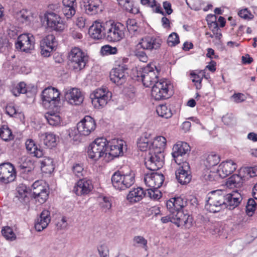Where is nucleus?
Segmentation results:
<instances>
[{"label":"nucleus","mask_w":257,"mask_h":257,"mask_svg":"<svg viewBox=\"0 0 257 257\" xmlns=\"http://www.w3.org/2000/svg\"><path fill=\"white\" fill-rule=\"evenodd\" d=\"M146 193L141 187H137L131 190L126 196V199L131 203H135L141 201Z\"/></svg>","instance_id":"72a5a7b5"},{"label":"nucleus","mask_w":257,"mask_h":257,"mask_svg":"<svg viewBox=\"0 0 257 257\" xmlns=\"http://www.w3.org/2000/svg\"><path fill=\"white\" fill-rule=\"evenodd\" d=\"M161 220L163 223L171 222L176 224L177 226H184L186 228H190L192 225L193 218L183 212H179L176 214L170 212L169 215L162 217Z\"/></svg>","instance_id":"1a4fd4ad"},{"label":"nucleus","mask_w":257,"mask_h":257,"mask_svg":"<svg viewBox=\"0 0 257 257\" xmlns=\"http://www.w3.org/2000/svg\"><path fill=\"white\" fill-rule=\"evenodd\" d=\"M222 120L224 124L227 125H232L235 120L232 114H226L222 117Z\"/></svg>","instance_id":"774afa93"},{"label":"nucleus","mask_w":257,"mask_h":257,"mask_svg":"<svg viewBox=\"0 0 257 257\" xmlns=\"http://www.w3.org/2000/svg\"><path fill=\"white\" fill-rule=\"evenodd\" d=\"M77 125L80 134L87 136L95 129L96 123L92 117L87 115L77 123Z\"/></svg>","instance_id":"5701e85b"},{"label":"nucleus","mask_w":257,"mask_h":257,"mask_svg":"<svg viewBox=\"0 0 257 257\" xmlns=\"http://www.w3.org/2000/svg\"><path fill=\"white\" fill-rule=\"evenodd\" d=\"M226 192L222 190L212 191L208 193L205 208L210 212L216 213L226 208Z\"/></svg>","instance_id":"f257e3e1"},{"label":"nucleus","mask_w":257,"mask_h":257,"mask_svg":"<svg viewBox=\"0 0 257 257\" xmlns=\"http://www.w3.org/2000/svg\"><path fill=\"white\" fill-rule=\"evenodd\" d=\"M55 38L53 35H48L40 42L41 53L44 57H48L55 47Z\"/></svg>","instance_id":"bb28decb"},{"label":"nucleus","mask_w":257,"mask_h":257,"mask_svg":"<svg viewBox=\"0 0 257 257\" xmlns=\"http://www.w3.org/2000/svg\"><path fill=\"white\" fill-rule=\"evenodd\" d=\"M240 179V178L238 175H233L228 178L226 182V185L230 187H235L238 184Z\"/></svg>","instance_id":"0e129e2a"},{"label":"nucleus","mask_w":257,"mask_h":257,"mask_svg":"<svg viewBox=\"0 0 257 257\" xmlns=\"http://www.w3.org/2000/svg\"><path fill=\"white\" fill-rule=\"evenodd\" d=\"M65 98L68 102L72 104L78 105L83 101V96L80 90L76 88H72L65 92Z\"/></svg>","instance_id":"c85d7f7f"},{"label":"nucleus","mask_w":257,"mask_h":257,"mask_svg":"<svg viewBox=\"0 0 257 257\" xmlns=\"http://www.w3.org/2000/svg\"><path fill=\"white\" fill-rule=\"evenodd\" d=\"M144 181L148 187L158 189L162 185L164 181V176L162 174L153 172L145 176Z\"/></svg>","instance_id":"393cba45"},{"label":"nucleus","mask_w":257,"mask_h":257,"mask_svg":"<svg viewBox=\"0 0 257 257\" xmlns=\"http://www.w3.org/2000/svg\"><path fill=\"white\" fill-rule=\"evenodd\" d=\"M166 145V139L163 136H158L155 138L151 143L150 152L156 154H164L163 152Z\"/></svg>","instance_id":"7c9ffc66"},{"label":"nucleus","mask_w":257,"mask_h":257,"mask_svg":"<svg viewBox=\"0 0 257 257\" xmlns=\"http://www.w3.org/2000/svg\"><path fill=\"white\" fill-rule=\"evenodd\" d=\"M117 2L120 7L131 13L136 14L139 12V9L134 7L133 2L130 0H117Z\"/></svg>","instance_id":"a19ab883"},{"label":"nucleus","mask_w":257,"mask_h":257,"mask_svg":"<svg viewBox=\"0 0 257 257\" xmlns=\"http://www.w3.org/2000/svg\"><path fill=\"white\" fill-rule=\"evenodd\" d=\"M141 3L144 5H147L150 7H156L155 12L157 13H163L160 6L157 7L155 0H141Z\"/></svg>","instance_id":"052dcab7"},{"label":"nucleus","mask_w":257,"mask_h":257,"mask_svg":"<svg viewBox=\"0 0 257 257\" xmlns=\"http://www.w3.org/2000/svg\"><path fill=\"white\" fill-rule=\"evenodd\" d=\"M125 143L121 140L114 139L108 143V151L107 157L109 159L122 156L123 150L125 149Z\"/></svg>","instance_id":"aec40b11"},{"label":"nucleus","mask_w":257,"mask_h":257,"mask_svg":"<svg viewBox=\"0 0 257 257\" xmlns=\"http://www.w3.org/2000/svg\"><path fill=\"white\" fill-rule=\"evenodd\" d=\"M19 167L22 173H31L33 170V165L29 159L25 160L24 162L19 165Z\"/></svg>","instance_id":"603ef678"},{"label":"nucleus","mask_w":257,"mask_h":257,"mask_svg":"<svg viewBox=\"0 0 257 257\" xmlns=\"http://www.w3.org/2000/svg\"><path fill=\"white\" fill-rule=\"evenodd\" d=\"M187 5L195 11H198L201 9L202 5V0H186Z\"/></svg>","instance_id":"5fc2aeb1"},{"label":"nucleus","mask_w":257,"mask_h":257,"mask_svg":"<svg viewBox=\"0 0 257 257\" xmlns=\"http://www.w3.org/2000/svg\"><path fill=\"white\" fill-rule=\"evenodd\" d=\"M128 59L125 57L118 58L115 61V67L111 70L110 72V80L117 85H121L124 83L126 79V70L128 66L126 63Z\"/></svg>","instance_id":"7ed1b4c3"},{"label":"nucleus","mask_w":257,"mask_h":257,"mask_svg":"<svg viewBox=\"0 0 257 257\" xmlns=\"http://www.w3.org/2000/svg\"><path fill=\"white\" fill-rule=\"evenodd\" d=\"M101 52L103 55L115 54L117 52V49L115 47H113L109 45H105L102 47Z\"/></svg>","instance_id":"6e6d98bb"},{"label":"nucleus","mask_w":257,"mask_h":257,"mask_svg":"<svg viewBox=\"0 0 257 257\" xmlns=\"http://www.w3.org/2000/svg\"><path fill=\"white\" fill-rule=\"evenodd\" d=\"M187 201L181 197L172 198L166 202V207L170 212L175 214L183 212L182 209L186 205Z\"/></svg>","instance_id":"cd10ccee"},{"label":"nucleus","mask_w":257,"mask_h":257,"mask_svg":"<svg viewBox=\"0 0 257 257\" xmlns=\"http://www.w3.org/2000/svg\"><path fill=\"white\" fill-rule=\"evenodd\" d=\"M2 233L7 240L12 241L15 240L16 238V236L14 233L12 228L9 226L4 227L2 230Z\"/></svg>","instance_id":"8fccbe9b"},{"label":"nucleus","mask_w":257,"mask_h":257,"mask_svg":"<svg viewBox=\"0 0 257 257\" xmlns=\"http://www.w3.org/2000/svg\"><path fill=\"white\" fill-rule=\"evenodd\" d=\"M172 85L166 79H160L152 86V96L156 100L168 98L172 93Z\"/></svg>","instance_id":"423d86ee"},{"label":"nucleus","mask_w":257,"mask_h":257,"mask_svg":"<svg viewBox=\"0 0 257 257\" xmlns=\"http://www.w3.org/2000/svg\"><path fill=\"white\" fill-rule=\"evenodd\" d=\"M148 196L152 199L158 200L161 197V193L158 189L151 188L148 187L147 189Z\"/></svg>","instance_id":"13d9d810"},{"label":"nucleus","mask_w":257,"mask_h":257,"mask_svg":"<svg viewBox=\"0 0 257 257\" xmlns=\"http://www.w3.org/2000/svg\"><path fill=\"white\" fill-rule=\"evenodd\" d=\"M39 163L42 171L45 173H51L54 170L53 159L50 157H44L40 160Z\"/></svg>","instance_id":"c9c22d12"},{"label":"nucleus","mask_w":257,"mask_h":257,"mask_svg":"<svg viewBox=\"0 0 257 257\" xmlns=\"http://www.w3.org/2000/svg\"><path fill=\"white\" fill-rule=\"evenodd\" d=\"M11 47V43L5 34H0V52H5Z\"/></svg>","instance_id":"09e8293b"},{"label":"nucleus","mask_w":257,"mask_h":257,"mask_svg":"<svg viewBox=\"0 0 257 257\" xmlns=\"http://www.w3.org/2000/svg\"><path fill=\"white\" fill-rule=\"evenodd\" d=\"M180 42L179 37L176 33H171L167 39V44L169 46L173 47L176 46Z\"/></svg>","instance_id":"864d4df0"},{"label":"nucleus","mask_w":257,"mask_h":257,"mask_svg":"<svg viewBox=\"0 0 257 257\" xmlns=\"http://www.w3.org/2000/svg\"><path fill=\"white\" fill-rule=\"evenodd\" d=\"M73 174L75 176L81 178L85 175V171L84 170L83 166L80 164H75L72 168Z\"/></svg>","instance_id":"3c124183"},{"label":"nucleus","mask_w":257,"mask_h":257,"mask_svg":"<svg viewBox=\"0 0 257 257\" xmlns=\"http://www.w3.org/2000/svg\"><path fill=\"white\" fill-rule=\"evenodd\" d=\"M16 177L14 166L10 163L0 165V181L5 184L13 181Z\"/></svg>","instance_id":"6ab92c4d"},{"label":"nucleus","mask_w":257,"mask_h":257,"mask_svg":"<svg viewBox=\"0 0 257 257\" xmlns=\"http://www.w3.org/2000/svg\"><path fill=\"white\" fill-rule=\"evenodd\" d=\"M220 162V157L215 153L212 152L206 158L205 163L206 167L210 168L217 165Z\"/></svg>","instance_id":"37998d69"},{"label":"nucleus","mask_w":257,"mask_h":257,"mask_svg":"<svg viewBox=\"0 0 257 257\" xmlns=\"http://www.w3.org/2000/svg\"><path fill=\"white\" fill-rule=\"evenodd\" d=\"M82 3L85 13L88 15H95L103 11V7L100 0H82Z\"/></svg>","instance_id":"b1692460"},{"label":"nucleus","mask_w":257,"mask_h":257,"mask_svg":"<svg viewBox=\"0 0 257 257\" xmlns=\"http://www.w3.org/2000/svg\"><path fill=\"white\" fill-rule=\"evenodd\" d=\"M50 220V212L47 210H43L35 223L36 230L38 231H41L47 227Z\"/></svg>","instance_id":"c756f323"},{"label":"nucleus","mask_w":257,"mask_h":257,"mask_svg":"<svg viewBox=\"0 0 257 257\" xmlns=\"http://www.w3.org/2000/svg\"><path fill=\"white\" fill-rule=\"evenodd\" d=\"M164 158V154H158L149 152L145 158V164L148 169L153 171H157L163 167Z\"/></svg>","instance_id":"dca6fc26"},{"label":"nucleus","mask_w":257,"mask_h":257,"mask_svg":"<svg viewBox=\"0 0 257 257\" xmlns=\"http://www.w3.org/2000/svg\"><path fill=\"white\" fill-rule=\"evenodd\" d=\"M238 15L245 20H251L253 18V15L247 9L241 10L238 12Z\"/></svg>","instance_id":"e2e57ef3"},{"label":"nucleus","mask_w":257,"mask_h":257,"mask_svg":"<svg viewBox=\"0 0 257 257\" xmlns=\"http://www.w3.org/2000/svg\"><path fill=\"white\" fill-rule=\"evenodd\" d=\"M41 140L43 141L44 144L48 148L54 147L56 145V136L53 133H46L40 134L39 135Z\"/></svg>","instance_id":"4c0bfd02"},{"label":"nucleus","mask_w":257,"mask_h":257,"mask_svg":"<svg viewBox=\"0 0 257 257\" xmlns=\"http://www.w3.org/2000/svg\"><path fill=\"white\" fill-rule=\"evenodd\" d=\"M97 249L100 257H109L108 248L107 246L103 244L98 246Z\"/></svg>","instance_id":"69168bd1"},{"label":"nucleus","mask_w":257,"mask_h":257,"mask_svg":"<svg viewBox=\"0 0 257 257\" xmlns=\"http://www.w3.org/2000/svg\"><path fill=\"white\" fill-rule=\"evenodd\" d=\"M108 142L104 138L96 139L89 146L87 151L89 157L95 161L107 157Z\"/></svg>","instance_id":"39448f33"},{"label":"nucleus","mask_w":257,"mask_h":257,"mask_svg":"<svg viewBox=\"0 0 257 257\" xmlns=\"http://www.w3.org/2000/svg\"><path fill=\"white\" fill-rule=\"evenodd\" d=\"M133 245L136 247H141L147 250V240L140 235L135 236L132 239Z\"/></svg>","instance_id":"49530a36"},{"label":"nucleus","mask_w":257,"mask_h":257,"mask_svg":"<svg viewBox=\"0 0 257 257\" xmlns=\"http://www.w3.org/2000/svg\"><path fill=\"white\" fill-rule=\"evenodd\" d=\"M106 23H102L95 21L89 29V34L94 39H101L106 36Z\"/></svg>","instance_id":"a878e982"},{"label":"nucleus","mask_w":257,"mask_h":257,"mask_svg":"<svg viewBox=\"0 0 257 257\" xmlns=\"http://www.w3.org/2000/svg\"><path fill=\"white\" fill-rule=\"evenodd\" d=\"M26 148L30 154L37 158H41L43 156V151L38 149L35 142L32 139H28L25 143Z\"/></svg>","instance_id":"e433bc0d"},{"label":"nucleus","mask_w":257,"mask_h":257,"mask_svg":"<svg viewBox=\"0 0 257 257\" xmlns=\"http://www.w3.org/2000/svg\"><path fill=\"white\" fill-rule=\"evenodd\" d=\"M100 207L104 212H107L111 208V203L109 198L104 197L100 203Z\"/></svg>","instance_id":"bf43d9fd"},{"label":"nucleus","mask_w":257,"mask_h":257,"mask_svg":"<svg viewBox=\"0 0 257 257\" xmlns=\"http://www.w3.org/2000/svg\"><path fill=\"white\" fill-rule=\"evenodd\" d=\"M151 137V135L150 134L145 133L138 139L137 146L141 151H146L149 149V152H150V148H151L152 143Z\"/></svg>","instance_id":"f704fd0d"},{"label":"nucleus","mask_w":257,"mask_h":257,"mask_svg":"<svg viewBox=\"0 0 257 257\" xmlns=\"http://www.w3.org/2000/svg\"><path fill=\"white\" fill-rule=\"evenodd\" d=\"M42 104L47 109H52L60 102V93L58 89L52 87L45 88L42 93Z\"/></svg>","instance_id":"6e6552de"},{"label":"nucleus","mask_w":257,"mask_h":257,"mask_svg":"<svg viewBox=\"0 0 257 257\" xmlns=\"http://www.w3.org/2000/svg\"><path fill=\"white\" fill-rule=\"evenodd\" d=\"M190 151L189 145L185 142H180L173 147L172 157L176 164H180L186 161L187 154Z\"/></svg>","instance_id":"4468645a"},{"label":"nucleus","mask_w":257,"mask_h":257,"mask_svg":"<svg viewBox=\"0 0 257 257\" xmlns=\"http://www.w3.org/2000/svg\"><path fill=\"white\" fill-rule=\"evenodd\" d=\"M159 72L153 64H148L144 67L141 74L143 85L146 87L153 86L159 81Z\"/></svg>","instance_id":"9b49d317"},{"label":"nucleus","mask_w":257,"mask_h":257,"mask_svg":"<svg viewBox=\"0 0 257 257\" xmlns=\"http://www.w3.org/2000/svg\"><path fill=\"white\" fill-rule=\"evenodd\" d=\"M48 28L57 32H61L65 28V25L60 16L55 12L47 11L44 15Z\"/></svg>","instance_id":"2eb2a0df"},{"label":"nucleus","mask_w":257,"mask_h":257,"mask_svg":"<svg viewBox=\"0 0 257 257\" xmlns=\"http://www.w3.org/2000/svg\"><path fill=\"white\" fill-rule=\"evenodd\" d=\"M205 72L201 70L199 72H193L191 73L192 81L195 83L196 88L199 89L201 87V82L203 77L205 76Z\"/></svg>","instance_id":"79ce46f5"},{"label":"nucleus","mask_w":257,"mask_h":257,"mask_svg":"<svg viewBox=\"0 0 257 257\" xmlns=\"http://www.w3.org/2000/svg\"><path fill=\"white\" fill-rule=\"evenodd\" d=\"M111 97V93L106 88L97 89L90 95L92 103L97 109L104 107Z\"/></svg>","instance_id":"f8f14e48"},{"label":"nucleus","mask_w":257,"mask_h":257,"mask_svg":"<svg viewBox=\"0 0 257 257\" xmlns=\"http://www.w3.org/2000/svg\"><path fill=\"white\" fill-rule=\"evenodd\" d=\"M69 136L70 138L73 140L75 141H80L82 136H84L83 135L80 134L79 131H78V125H77V128H74L71 130L69 132Z\"/></svg>","instance_id":"680f3d73"},{"label":"nucleus","mask_w":257,"mask_h":257,"mask_svg":"<svg viewBox=\"0 0 257 257\" xmlns=\"http://www.w3.org/2000/svg\"><path fill=\"white\" fill-rule=\"evenodd\" d=\"M178 165L179 167L175 172L176 179L181 184L188 183L191 179L189 163L185 161L183 163Z\"/></svg>","instance_id":"412c9836"},{"label":"nucleus","mask_w":257,"mask_h":257,"mask_svg":"<svg viewBox=\"0 0 257 257\" xmlns=\"http://www.w3.org/2000/svg\"><path fill=\"white\" fill-rule=\"evenodd\" d=\"M17 194L16 197L23 203H26L29 201L28 189L26 186L23 184L20 185L17 188Z\"/></svg>","instance_id":"ea45409f"},{"label":"nucleus","mask_w":257,"mask_h":257,"mask_svg":"<svg viewBox=\"0 0 257 257\" xmlns=\"http://www.w3.org/2000/svg\"><path fill=\"white\" fill-rule=\"evenodd\" d=\"M12 92L16 96H19L21 93H26L27 92L26 84L24 82H20L12 89Z\"/></svg>","instance_id":"de8ad7c7"},{"label":"nucleus","mask_w":257,"mask_h":257,"mask_svg":"<svg viewBox=\"0 0 257 257\" xmlns=\"http://www.w3.org/2000/svg\"><path fill=\"white\" fill-rule=\"evenodd\" d=\"M45 118L48 123L52 126H56L59 125L62 121L59 113L57 112H55L52 111H49L46 113Z\"/></svg>","instance_id":"58836bf2"},{"label":"nucleus","mask_w":257,"mask_h":257,"mask_svg":"<svg viewBox=\"0 0 257 257\" xmlns=\"http://www.w3.org/2000/svg\"><path fill=\"white\" fill-rule=\"evenodd\" d=\"M106 37L110 42H117L125 36V27L120 23H106Z\"/></svg>","instance_id":"9d476101"},{"label":"nucleus","mask_w":257,"mask_h":257,"mask_svg":"<svg viewBox=\"0 0 257 257\" xmlns=\"http://www.w3.org/2000/svg\"><path fill=\"white\" fill-rule=\"evenodd\" d=\"M93 189L92 180L87 178L80 179L74 186L73 191L78 196L89 195Z\"/></svg>","instance_id":"a211bd4d"},{"label":"nucleus","mask_w":257,"mask_h":257,"mask_svg":"<svg viewBox=\"0 0 257 257\" xmlns=\"http://www.w3.org/2000/svg\"><path fill=\"white\" fill-rule=\"evenodd\" d=\"M76 24L80 29H83L88 25V21L87 19L82 16L78 17L76 20Z\"/></svg>","instance_id":"338daca9"},{"label":"nucleus","mask_w":257,"mask_h":257,"mask_svg":"<svg viewBox=\"0 0 257 257\" xmlns=\"http://www.w3.org/2000/svg\"><path fill=\"white\" fill-rule=\"evenodd\" d=\"M0 137L5 141H8L14 139L12 132L10 128L6 125L0 127Z\"/></svg>","instance_id":"c03bdc74"},{"label":"nucleus","mask_w":257,"mask_h":257,"mask_svg":"<svg viewBox=\"0 0 257 257\" xmlns=\"http://www.w3.org/2000/svg\"><path fill=\"white\" fill-rule=\"evenodd\" d=\"M35 198L40 203H44L48 197V187L42 180L36 181L32 185Z\"/></svg>","instance_id":"f3484780"},{"label":"nucleus","mask_w":257,"mask_h":257,"mask_svg":"<svg viewBox=\"0 0 257 257\" xmlns=\"http://www.w3.org/2000/svg\"><path fill=\"white\" fill-rule=\"evenodd\" d=\"M158 114L165 118H168L172 116V113L170 108H168L166 104H161L159 105L156 109Z\"/></svg>","instance_id":"a18cd8bd"},{"label":"nucleus","mask_w":257,"mask_h":257,"mask_svg":"<svg viewBox=\"0 0 257 257\" xmlns=\"http://www.w3.org/2000/svg\"><path fill=\"white\" fill-rule=\"evenodd\" d=\"M237 168L236 164L231 160L222 162L219 166L216 172H211L208 175L210 181L216 180L218 178H224L231 174Z\"/></svg>","instance_id":"0eeeda50"},{"label":"nucleus","mask_w":257,"mask_h":257,"mask_svg":"<svg viewBox=\"0 0 257 257\" xmlns=\"http://www.w3.org/2000/svg\"><path fill=\"white\" fill-rule=\"evenodd\" d=\"M35 38L31 34L20 35L15 43L16 48L22 52L30 53L34 49Z\"/></svg>","instance_id":"ddd939ff"},{"label":"nucleus","mask_w":257,"mask_h":257,"mask_svg":"<svg viewBox=\"0 0 257 257\" xmlns=\"http://www.w3.org/2000/svg\"><path fill=\"white\" fill-rule=\"evenodd\" d=\"M62 12L65 16L69 19L72 18L76 13L77 3L76 0H63Z\"/></svg>","instance_id":"2f4dec72"},{"label":"nucleus","mask_w":257,"mask_h":257,"mask_svg":"<svg viewBox=\"0 0 257 257\" xmlns=\"http://www.w3.org/2000/svg\"><path fill=\"white\" fill-rule=\"evenodd\" d=\"M112 184L114 188L118 190H124L130 188L135 183V173L130 169L124 172L118 171L111 177Z\"/></svg>","instance_id":"f03ea898"},{"label":"nucleus","mask_w":257,"mask_h":257,"mask_svg":"<svg viewBox=\"0 0 257 257\" xmlns=\"http://www.w3.org/2000/svg\"><path fill=\"white\" fill-rule=\"evenodd\" d=\"M162 43V40L159 37L147 36L141 39L138 44L140 48L152 51L158 50Z\"/></svg>","instance_id":"4be33fe9"},{"label":"nucleus","mask_w":257,"mask_h":257,"mask_svg":"<svg viewBox=\"0 0 257 257\" xmlns=\"http://www.w3.org/2000/svg\"><path fill=\"white\" fill-rule=\"evenodd\" d=\"M226 208L232 209L237 207L242 200V197L240 193L237 191H233L232 193H227L226 196Z\"/></svg>","instance_id":"473e14b6"},{"label":"nucleus","mask_w":257,"mask_h":257,"mask_svg":"<svg viewBox=\"0 0 257 257\" xmlns=\"http://www.w3.org/2000/svg\"><path fill=\"white\" fill-rule=\"evenodd\" d=\"M30 18L29 13L26 10L21 11L17 14V19L22 23H27Z\"/></svg>","instance_id":"4d7b16f0"},{"label":"nucleus","mask_w":257,"mask_h":257,"mask_svg":"<svg viewBox=\"0 0 257 257\" xmlns=\"http://www.w3.org/2000/svg\"><path fill=\"white\" fill-rule=\"evenodd\" d=\"M69 66L75 72L84 69L88 62L87 55L78 47L73 48L68 55Z\"/></svg>","instance_id":"20e7f679"}]
</instances>
